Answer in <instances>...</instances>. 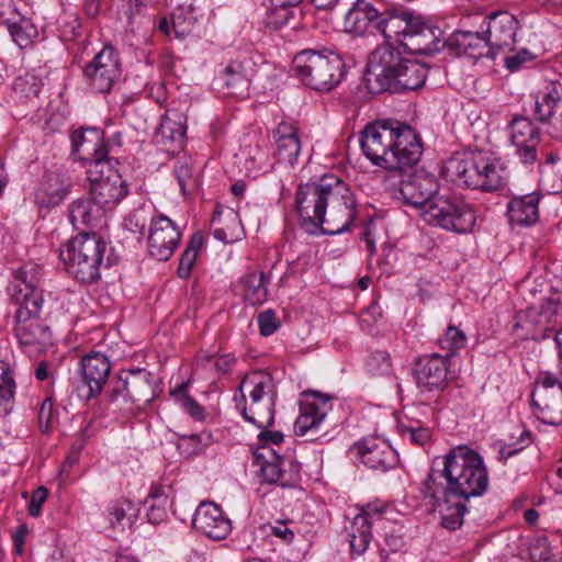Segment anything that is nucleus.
<instances>
[{"label":"nucleus","instance_id":"f257e3e1","mask_svg":"<svg viewBox=\"0 0 562 562\" xmlns=\"http://www.w3.org/2000/svg\"><path fill=\"white\" fill-rule=\"evenodd\" d=\"M441 463L439 474L446 480V486L436 484L432 469L424 482L425 494L432 498L441 525L454 531L463 525L464 514L469 510L467 503L485 494L490 477L481 454L467 446L450 449Z\"/></svg>","mask_w":562,"mask_h":562},{"label":"nucleus","instance_id":"f03ea898","mask_svg":"<svg viewBox=\"0 0 562 562\" xmlns=\"http://www.w3.org/2000/svg\"><path fill=\"white\" fill-rule=\"evenodd\" d=\"M295 210L310 234L318 231L337 235L349 229L356 217V201L348 186L333 175L317 182L301 184L295 193Z\"/></svg>","mask_w":562,"mask_h":562},{"label":"nucleus","instance_id":"7ed1b4c3","mask_svg":"<svg viewBox=\"0 0 562 562\" xmlns=\"http://www.w3.org/2000/svg\"><path fill=\"white\" fill-rule=\"evenodd\" d=\"M360 146L375 166L390 172L415 166L423 145L416 132L404 122L393 119L375 120L361 132Z\"/></svg>","mask_w":562,"mask_h":562},{"label":"nucleus","instance_id":"20e7f679","mask_svg":"<svg viewBox=\"0 0 562 562\" xmlns=\"http://www.w3.org/2000/svg\"><path fill=\"white\" fill-rule=\"evenodd\" d=\"M441 176L458 186L494 192L506 186V170L499 160L482 153L454 154L441 167Z\"/></svg>","mask_w":562,"mask_h":562},{"label":"nucleus","instance_id":"39448f33","mask_svg":"<svg viewBox=\"0 0 562 562\" xmlns=\"http://www.w3.org/2000/svg\"><path fill=\"white\" fill-rule=\"evenodd\" d=\"M240 398L236 408L243 418L258 428H269L274 423L277 389L272 376L265 371L247 374L239 387Z\"/></svg>","mask_w":562,"mask_h":562},{"label":"nucleus","instance_id":"423d86ee","mask_svg":"<svg viewBox=\"0 0 562 562\" xmlns=\"http://www.w3.org/2000/svg\"><path fill=\"white\" fill-rule=\"evenodd\" d=\"M105 240L97 233H81L65 243L59 258L66 271L82 283H93L101 277Z\"/></svg>","mask_w":562,"mask_h":562},{"label":"nucleus","instance_id":"0eeeda50","mask_svg":"<svg viewBox=\"0 0 562 562\" xmlns=\"http://www.w3.org/2000/svg\"><path fill=\"white\" fill-rule=\"evenodd\" d=\"M293 67L303 83L316 91H330L346 75L341 56L328 48L303 49L294 56Z\"/></svg>","mask_w":562,"mask_h":562},{"label":"nucleus","instance_id":"6e6552de","mask_svg":"<svg viewBox=\"0 0 562 562\" xmlns=\"http://www.w3.org/2000/svg\"><path fill=\"white\" fill-rule=\"evenodd\" d=\"M562 308V293L554 291L546 296L540 306L518 311L513 319L512 333L518 339L542 340L555 327L554 317Z\"/></svg>","mask_w":562,"mask_h":562},{"label":"nucleus","instance_id":"1a4fd4ad","mask_svg":"<svg viewBox=\"0 0 562 562\" xmlns=\"http://www.w3.org/2000/svg\"><path fill=\"white\" fill-rule=\"evenodd\" d=\"M420 216L431 226L457 234L472 232L476 223L472 205L450 195H438L432 199L431 205L424 209Z\"/></svg>","mask_w":562,"mask_h":562},{"label":"nucleus","instance_id":"9d476101","mask_svg":"<svg viewBox=\"0 0 562 562\" xmlns=\"http://www.w3.org/2000/svg\"><path fill=\"white\" fill-rule=\"evenodd\" d=\"M406 57L391 43L378 46L368 58L364 85L372 94L391 92Z\"/></svg>","mask_w":562,"mask_h":562},{"label":"nucleus","instance_id":"9b49d317","mask_svg":"<svg viewBox=\"0 0 562 562\" xmlns=\"http://www.w3.org/2000/svg\"><path fill=\"white\" fill-rule=\"evenodd\" d=\"M407 168L392 170L394 177H398V186L394 189V196L406 205L424 209L431 205L432 199L437 198L439 183L437 179L424 170L406 172Z\"/></svg>","mask_w":562,"mask_h":562},{"label":"nucleus","instance_id":"f8f14e48","mask_svg":"<svg viewBox=\"0 0 562 562\" xmlns=\"http://www.w3.org/2000/svg\"><path fill=\"white\" fill-rule=\"evenodd\" d=\"M122 75L119 53L105 45L83 68L89 87L98 93H109Z\"/></svg>","mask_w":562,"mask_h":562},{"label":"nucleus","instance_id":"ddd939ff","mask_svg":"<svg viewBox=\"0 0 562 562\" xmlns=\"http://www.w3.org/2000/svg\"><path fill=\"white\" fill-rule=\"evenodd\" d=\"M531 404L538 418L549 425L562 424V383L552 373H544L531 392Z\"/></svg>","mask_w":562,"mask_h":562},{"label":"nucleus","instance_id":"4468645a","mask_svg":"<svg viewBox=\"0 0 562 562\" xmlns=\"http://www.w3.org/2000/svg\"><path fill=\"white\" fill-rule=\"evenodd\" d=\"M254 456L266 482L279 483L284 487L292 486L300 480L301 465L291 458L279 456L269 446H261Z\"/></svg>","mask_w":562,"mask_h":562},{"label":"nucleus","instance_id":"2eb2a0df","mask_svg":"<svg viewBox=\"0 0 562 562\" xmlns=\"http://www.w3.org/2000/svg\"><path fill=\"white\" fill-rule=\"evenodd\" d=\"M87 176L90 182L89 194L104 212L113 210L127 194L125 180L110 165Z\"/></svg>","mask_w":562,"mask_h":562},{"label":"nucleus","instance_id":"dca6fc26","mask_svg":"<svg viewBox=\"0 0 562 562\" xmlns=\"http://www.w3.org/2000/svg\"><path fill=\"white\" fill-rule=\"evenodd\" d=\"M72 154L88 161L87 173H95L98 168L110 165L109 150L103 139V131L97 127L74 131L70 135Z\"/></svg>","mask_w":562,"mask_h":562},{"label":"nucleus","instance_id":"f3484780","mask_svg":"<svg viewBox=\"0 0 562 562\" xmlns=\"http://www.w3.org/2000/svg\"><path fill=\"white\" fill-rule=\"evenodd\" d=\"M350 451L366 468L374 472L385 473L396 469L400 464L396 450L389 441L380 437H370L357 441L351 446Z\"/></svg>","mask_w":562,"mask_h":562},{"label":"nucleus","instance_id":"a211bd4d","mask_svg":"<svg viewBox=\"0 0 562 562\" xmlns=\"http://www.w3.org/2000/svg\"><path fill=\"white\" fill-rule=\"evenodd\" d=\"M510 142L515 156L522 165H533L538 159L541 131L526 116H516L509 123Z\"/></svg>","mask_w":562,"mask_h":562},{"label":"nucleus","instance_id":"6ab92c4d","mask_svg":"<svg viewBox=\"0 0 562 562\" xmlns=\"http://www.w3.org/2000/svg\"><path fill=\"white\" fill-rule=\"evenodd\" d=\"M181 235L179 227L169 217L159 215L151 218L148 235L149 255L159 261L168 260L175 252Z\"/></svg>","mask_w":562,"mask_h":562},{"label":"nucleus","instance_id":"aec40b11","mask_svg":"<svg viewBox=\"0 0 562 562\" xmlns=\"http://www.w3.org/2000/svg\"><path fill=\"white\" fill-rule=\"evenodd\" d=\"M193 527L213 540H223L232 531V522L218 505L213 502H202L192 519Z\"/></svg>","mask_w":562,"mask_h":562},{"label":"nucleus","instance_id":"412c9836","mask_svg":"<svg viewBox=\"0 0 562 562\" xmlns=\"http://www.w3.org/2000/svg\"><path fill=\"white\" fill-rule=\"evenodd\" d=\"M517 30L518 21L513 14L497 12L490 15L486 37L496 57L514 49Z\"/></svg>","mask_w":562,"mask_h":562},{"label":"nucleus","instance_id":"4be33fe9","mask_svg":"<svg viewBox=\"0 0 562 562\" xmlns=\"http://www.w3.org/2000/svg\"><path fill=\"white\" fill-rule=\"evenodd\" d=\"M72 182L69 176L59 171H46L34 193V201L40 207H56L70 193Z\"/></svg>","mask_w":562,"mask_h":562},{"label":"nucleus","instance_id":"5701e85b","mask_svg":"<svg viewBox=\"0 0 562 562\" xmlns=\"http://www.w3.org/2000/svg\"><path fill=\"white\" fill-rule=\"evenodd\" d=\"M415 378L422 391H442L448 384L447 357L434 353L419 359L415 368Z\"/></svg>","mask_w":562,"mask_h":562},{"label":"nucleus","instance_id":"b1692460","mask_svg":"<svg viewBox=\"0 0 562 562\" xmlns=\"http://www.w3.org/2000/svg\"><path fill=\"white\" fill-rule=\"evenodd\" d=\"M82 383L88 387L87 398L99 395L111 372L109 358L100 351H91L80 360Z\"/></svg>","mask_w":562,"mask_h":562},{"label":"nucleus","instance_id":"393cba45","mask_svg":"<svg viewBox=\"0 0 562 562\" xmlns=\"http://www.w3.org/2000/svg\"><path fill=\"white\" fill-rule=\"evenodd\" d=\"M381 508L369 504L352 519L347 529L352 555H362L367 551L372 539V526L381 520Z\"/></svg>","mask_w":562,"mask_h":562},{"label":"nucleus","instance_id":"a878e982","mask_svg":"<svg viewBox=\"0 0 562 562\" xmlns=\"http://www.w3.org/2000/svg\"><path fill=\"white\" fill-rule=\"evenodd\" d=\"M450 50L465 55L473 60L486 57L495 60V53L485 34L470 31H457L447 41Z\"/></svg>","mask_w":562,"mask_h":562},{"label":"nucleus","instance_id":"bb28decb","mask_svg":"<svg viewBox=\"0 0 562 562\" xmlns=\"http://www.w3.org/2000/svg\"><path fill=\"white\" fill-rule=\"evenodd\" d=\"M14 322V333L21 345L43 350L53 344L50 328L42 317L20 316Z\"/></svg>","mask_w":562,"mask_h":562},{"label":"nucleus","instance_id":"cd10ccee","mask_svg":"<svg viewBox=\"0 0 562 562\" xmlns=\"http://www.w3.org/2000/svg\"><path fill=\"white\" fill-rule=\"evenodd\" d=\"M379 11L367 0H357L345 15L344 27L347 33L363 35L370 29H376Z\"/></svg>","mask_w":562,"mask_h":562},{"label":"nucleus","instance_id":"c85d7f7f","mask_svg":"<svg viewBox=\"0 0 562 562\" xmlns=\"http://www.w3.org/2000/svg\"><path fill=\"white\" fill-rule=\"evenodd\" d=\"M68 212L69 221L76 229L98 227L105 215L91 196L74 200L68 206Z\"/></svg>","mask_w":562,"mask_h":562},{"label":"nucleus","instance_id":"c756f323","mask_svg":"<svg viewBox=\"0 0 562 562\" xmlns=\"http://www.w3.org/2000/svg\"><path fill=\"white\" fill-rule=\"evenodd\" d=\"M540 192H531L513 196L508 203L507 212L513 224L530 226L539 218Z\"/></svg>","mask_w":562,"mask_h":562},{"label":"nucleus","instance_id":"7c9ffc66","mask_svg":"<svg viewBox=\"0 0 562 562\" xmlns=\"http://www.w3.org/2000/svg\"><path fill=\"white\" fill-rule=\"evenodd\" d=\"M277 144V156L280 162L293 166L301 151L297 128L288 122H281L273 133Z\"/></svg>","mask_w":562,"mask_h":562},{"label":"nucleus","instance_id":"2f4dec72","mask_svg":"<svg viewBox=\"0 0 562 562\" xmlns=\"http://www.w3.org/2000/svg\"><path fill=\"white\" fill-rule=\"evenodd\" d=\"M440 41L432 27L422 22L418 18L413 20V25L403 46L420 55H432L440 50Z\"/></svg>","mask_w":562,"mask_h":562},{"label":"nucleus","instance_id":"473e14b6","mask_svg":"<svg viewBox=\"0 0 562 562\" xmlns=\"http://www.w3.org/2000/svg\"><path fill=\"white\" fill-rule=\"evenodd\" d=\"M415 19V16L407 12L380 13L375 30L387 40L386 43H390L391 40H395V42L402 44L403 42L398 40V36L403 35L404 41H406L413 25V20Z\"/></svg>","mask_w":562,"mask_h":562},{"label":"nucleus","instance_id":"72a5a7b5","mask_svg":"<svg viewBox=\"0 0 562 562\" xmlns=\"http://www.w3.org/2000/svg\"><path fill=\"white\" fill-rule=\"evenodd\" d=\"M428 67L415 59L406 58L390 93L417 90L425 85Z\"/></svg>","mask_w":562,"mask_h":562},{"label":"nucleus","instance_id":"f704fd0d","mask_svg":"<svg viewBox=\"0 0 562 562\" xmlns=\"http://www.w3.org/2000/svg\"><path fill=\"white\" fill-rule=\"evenodd\" d=\"M128 401L149 402L153 398L150 373L145 369L122 370Z\"/></svg>","mask_w":562,"mask_h":562},{"label":"nucleus","instance_id":"c9c22d12","mask_svg":"<svg viewBox=\"0 0 562 562\" xmlns=\"http://www.w3.org/2000/svg\"><path fill=\"white\" fill-rule=\"evenodd\" d=\"M223 212L216 210L213 214L211 226L213 236L224 244H232L238 239L243 234L241 224L238 214L233 210H228L222 220Z\"/></svg>","mask_w":562,"mask_h":562},{"label":"nucleus","instance_id":"e433bc0d","mask_svg":"<svg viewBox=\"0 0 562 562\" xmlns=\"http://www.w3.org/2000/svg\"><path fill=\"white\" fill-rule=\"evenodd\" d=\"M217 79L227 94L234 97L247 95L249 79L240 61L229 63Z\"/></svg>","mask_w":562,"mask_h":562},{"label":"nucleus","instance_id":"4c0bfd02","mask_svg":"<svg viewBox=\"0 0 562 562\" xmlns=\"http://www.w3.org/2000/svg\"><path fill=\"white\" fill-rule=\"evenodd\" d=\"M11 304L14 307V318L21 317H41L43 313L44 297L43 291L35 293H22L14 290L10 294Z\"/></svg>","mask_w":562,"mask_h":562},{"label":"nucleus","instance_id":"58836bf2","mask_svg":"<svg viewBox=\"0 0 562 562\" xmlns=\"http://www.w3.org/2000/svg\"><path fill=\"white\" fill-rule=\"evenodd\" d=\"M42 268L36 263H26L14 272V280L9 286V294L14 290L22 293L42 291Z\"/></svg>","mask_w":562,"mask_h":562},{"label":"nucleus","instance_id":"ea45409f","mask_svg":"<svg viewBox=\"0 0 562 562\" xmlns=\"http://www.w3.org/2000/svg\"><path fill=\"white\" fill-rule=\"evenodd\" d=\"M560 100L561 94L554 85L548 86L543 91H540L537 94L532 110L536 120L542 124L549 123Z\"/></svg>","mask_w":562,"mask_h":562},{"label":"nucleus","instance_id":"a19ab883","mask_svg":"<svg viewBox=\"0 0 562 562\" xmlns=\"http://www.w3.org/2000/svg\"><path fill=\"white\" fill-rule=\"evenodd\" d=\"M139 508L128 498H121L115 502L109 514V521L112 527L121 526L124 528L126 525L132 527L138 516Z\"/></svg>","mask_w":562,"mask_h":562},{"label":"nucleus","instance_id":"79ce46f5","mask_svg":"<svg viewBox=\"0 0 562 562\" xmlns=\"http://www.w3.org/2000/svg\"><path fill=\"white\" fill-rule=\"evenodd\" d=\"M202 246H203V235L201 232H195L191 236L184 251L182 252V255L180 257L179 266H178V270H177L179 278L188 279L191 276L192 269L196 261L198 254H199L200 249L202 248Z\"/></svg>","mask_w":562,"mask_h":562},{"label":"nucleus","instance_id":"37998d69","mask_svg":"<svg viewBox=\"0 0 562 562\" xmlns=\"http://www.w3.org/2000/svg\"><path fill=\"white\" fill-rule=\"evenodd\" d=\"M244 296L251 305L262 304L267 300L266 276L263 272L250 273L243 281Z\"/></svg>","mask_w":562,"mask_h":562},{"label":"nucleus","instance_id":"c03bdc74","mask_svg":"<svg viewBox=\"0 0 562 562\" xmlns=\"http://www.w3.org/2000/svg\"><path fill=\"white\" fill-rule=\"evenodd\" d=\"M15 382L4 362L0 361V417L11 413L14 404Z\"/></svg>","mask_w":562,"mask_h":562},{"label":"nucleus","instance_id":"a18cd8bd","mask_svg":"<svg viewBox=\"0 0 562 562\" xmlns=\"http://www.w3.org/2000/svg\"><path fill=\"white\" fill-rule=\"evenodd\" d=\"M7 26L12 41L21 48L29 46L36 34L35 26L24 16H18L15 20L8 19Z\"/></svg>","mask_w":562,"mask_h":562},{"label":"nucleus","instance_id":"49530a36","mask_svg":"<svg viewBox=\"0 0 562 562\" xmlns=\"http://www.w3.org/2000/svg\"><path fill=\"white\" fill-rule=\"evenodd\" d=\"M168 504V497L165 495L162 488L154 487L148 494V497L144 502L146 507V516L148 522L159 524L166 517V506Z\"/></svg>","mask_w":562,"mask_h":562},{"label":"nucleus","instance_id":"de8ad7c7","mask_svg":"<svg viewBox=\"0 0 562 562\" xmlns=\"http://www.w3.org/2000/svg\"><path fill=\"white\" fill-rule=\"evenodd\" d=\"M305 400L301 404V411L311 418H319V424L326 417V405L331 400L330 395H325L316 391L304 393Z\"/></svg>","mask_w":562,"mask_h":562},{"label":"nucleus","instance_id":"09e8293b","mask_svg":"<svg viewBox=\"0 0 562 562\" xmlns=\"http://www.w3.org/2000/svg\"><path fill=\"white\" fill-rule=\"evenodd\" d=\"M272 23L276 26H291L295 29L302 18L303 11L300 5H288L280 2H276V8L272 11Z\"/></svg>","mask_w":562,"mask_h":562},{"label":"nucleus","instance_id":"8fccbe9b","mask_svg":"<svg viewBox=\"0 0 562 562\" xmlns=\"http://www.w3.org/2000/svg\"><path fill=\"white\" fill-rule=\"evenodd\" d=\"M182 195L189 196L198 189V179L194 176L193 167L188 160H178L173 168Z\"/></svg>","mask_w":562,"mask_h":562},{"label":"nucleus","instance_id":"3c124183","mask_svg":"<svg viewBox=\"0 0 562 562\" xmlns=\"http://www.w3.org/2000/svg\"><path fill=\"white\" fill-rule=\"evenodd\" d=\"M438 342L442 349H446L449 353L446 356H453L458 350L462 349L467 345L465 334L456 326H449L445 334L438 339Z\"/></svg>","mask_w":562,"mask_h":562},{"label":"nucleus","instance_id":"603ef678","mask_svg":"<svg viewBox=\"0 0 562 562\" xmlns=\"http://www.w3.org/2000/svg\"><path fill=\"white\" fill-rule=\"evenodd\" d=\"M171 394L178 400L183 409L195 420H203L204 409L203 407L187 393V385L182 384L177 390L172 391Z\"/></svg>","mask_w":562,"mask_h":562},{"label":"nucleus","instance_id":"864d4df0","mask_svg":"<svg viewBox=\"0 0 562 562\" xmlns=\"http://www.w3.org/2000/svg\"><path fill=\"white\" fill-rule=\"evenodd\" d=\"M150 212L146 207L132 211L125 218V227L134 234L144 235L147 223H150Z\"/></svg>","mask_w":562,"mask_h":562},{"label":"nucleus","instance_id":"5fc2aeb1","mask_svg":"<svg viewBox=\"0 0 562 562\" xmlns=\"http://www.w3.org/2000/svg\"><path fill=\"white\" fill-rule=\"evenodd\" d=\"M41 89L42 83L35 76L20 77L14 82V90L27 99L38 97Z\"/></svg>","mask_w":562,"mask_h":562},{"label":"nucleus","instance_id":"6e6d98bb","mask_svg":"<svg viewBox=\"0 0 562 562\" xmlns=\"http://www.w3.org/2000/svg\"><path fill=\"white\" fill-rule=\"evenodd\" d=\"M55 422L53 401L48 397L43 401L38 411V426L43 434L50 431Z\"/></svg>","mask_w":562,"mask_h":562},{"label":"nucleus","instance_id":"4d7b16f0","mask_svg":"<svg viewBox=\"0 0 562 562\" xmlns=\"http://www.w3.org/2000/svg\"><path fill=\"white\" fill-rule=\"evenodd\" d=\"M368 367L373 374H387L391 371L390 356L385 351H376L369 358Z\"/></svg>","mask_w":562,"mask_h":562},{"label":"nucleus","instance_id":"13d9d810","mask_svg":"<svg viewBox=\"0 0 562 562\" xmlns=\"http://www.w3.org/2000/svg\"><path fill=\"white\" fill-rule=\"evenodd\" d=\"M257 322L262 336L272 335L280 326L276 313L272 310L260 313L257 317Z\"/></svg>","mask_w":562,"mask_h":562},{"label":"nucleus","instance_id":"bf43d9fd","mask_svg":"<svg viewBox=\"0 0 562 562\" xmlns=\"http://www.w3.org/2000/svg\"><path fill=\"white\" fill-rule=\"evenodd\" d=\"M159 30L166 35L170 34L171 29L175 31L176 36L181 38L184 37L190 30L182 26V22L180 21V16L172 15V20L169 21L166 16L161 18L159 21Z\"/></svg>","mask_w":562,"mask_h":562},{"label":"nucleus","instance_id":"052dcab7","mask_svg":"<svg viewBox=\"0 0 562 562\" xmlns=\"http://www.w3.org/2000/svg\"><path fill=\"white\" fill-rule=\"evenodd\" d=\"M160 133L162 137L170 142H181L184 136V130L181 125H177L171 120H166L160 125Z\"/></svg>","mask_w":562,"mask_h":562},{"label":"nucleus","instance_id":"680f3d73","mask_svg":"<svg viewBox=\"0 0 562 562\" xmlns=\"http://www.w3.org/2000/svg\"><path fill=\"white\" fill-rule=\"evenodd\" d=\"M106 395L110 402H115L119 398H123L125 402L128 401L122 370L119 372L116 379L112 381V385Z\"/></svg>","mask_w":562,"mask_h":562},{"label":"nucleus","instance_id":"e2e57ef3","mask_svg":"<svg viewBox=\"0 0 562 562\" xmlns=\"http://www.w3.org/2000/svg\"><path fill=\"white\" fill-rule=\"evenodd\" d=\"M48 491L44 486H40L33 492L29 504V513L31 516L36 517L40 515L42 505L46 501Z\"/></svg>","mask_w":562,"mask_h":562},{"label":"nucleus","instance_id":"0e129e2a","mask_svg":"<svg viewBox=\"0 0 562 562\" xmlns=\"http://www.w3.org/2000/svg\"><path fill=\"white\" fill-rule=\"evenodd\" d=\"M319 425V418H311L302 411L295 420L294 428L295 432L300 436H304L307 431L317 428Z\"/></svg>","mask_w":562,"mask_h":562},{"label":"nucleus","instance_id":"69168bd1","mask_svg":"<svg viewBox=\"0 0 562 562\" xmlns=\"http://www.w3.org/2000/svg\"><path fill=\"white\" fill-rule=\"evenodd\" d=\"M182 438L188 440L192 446V453H198L212 442V435L210 432L191 434L188 436H182Z\"/></svg>","mask_w":562,"mask_h":562},{"label":"nucleus","instance_id":"338daca9","mask_svg":"<svg viewBox=\"0 0 562 562\" xmlns=\"http://www.w3.org/2000/svg\"><path fill=\"white\" fill-rule=\"evenodd\" d=\"M530 440H531V436H530V432L527 431V430H524L519 437V446L518 447H514V445H505L499 453L505 458V459H508L510 457H513L514 454H516L517 452H519L520 450H522L526 446H528L530 443Z\"/></svg>","mask_w":562,"mask_h":562},{"label":"nucleus","instance_id":"774afa93","mask_svg":"<svg viewBox=\"0 0 562 562\" xmlns=\"http://www.w3.org/2000/svg\"><path fill=\"white\" fill-rule=\"evenodd\" d=\"M270 531L271 535L282 539L285 543H291L295 537L294 531L284 521H278L276 526H270Z\"/></svg>","mask_w":562,"mask_h":562}]
</instances>
